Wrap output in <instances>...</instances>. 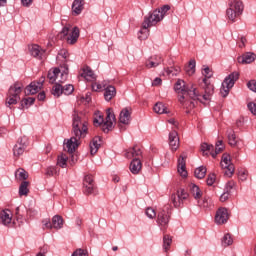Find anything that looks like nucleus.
<instances>
[{
    "label": "nucleus",
    "mask_w": 256,
    "mask_h": 256,
    "mask_svg": "<svg viewBox=\"0 0 256 256\" xmlns=\"http://www.w3.org/2000/svg\"><path fill=\"white\" fill-rule=\"evenodd\" d=\"M72 132L73 135L66 143H64V151L74 153L77 147L81 145L80 140L87 135V116L83 112L74 111L72 114Z\"/></svg>",
    "instance_id": "nucleus-1"
},
{
    "label": "nucleus",
    "mask_w": 256,
    "mask_h": 256,
    "mask_svg": "<svg viewBox=\"0 0 256 256\" xmlns=\"http://www.w3.org/2000/svg\"><path fill=\"white\" fill-rule=\"evenodd\" d=\"M174 89L178 93L179 102L186 109V113H190L191 109H195V102H193V99L197 97V87L195 85L187 86L185 81L179 79Z\"/></svg>",
    "instance_id": "nucleus-2"
},
{
    "label": "nucleus",
    "mask_w": 256,
    "mask_h": 256,
    "mask_svg": "<svg viewBox=\"0 0 256 256\" xmlns=\"http://www.w3.org/2000/svg\"><path fill=\"white\" fill-rule=\"evenodd\" d=\"M169 9H171V7L169 5H165L161 9L154 10L149 17L146 16L144 18L142 29L140 30L141 35L138 36L141 41H145V39L149 37V27H154V25H157L159 21H163V17L167 15V11H169Z\"/></svg>",
    "instance_id": "nucleus-3"
},
{
    "label": "nucleus",
    "mask_w": 256,
    "mask_h": 256,
    "mask_svg": "<svg viewBox=\"0 0 256 256\" xmlns=\"http://www.w3.org/2000/svg\"><path fill=\"white\" fill-rule=\"evenodd\" d=\"M117 119L115 118V112L113 109L108 108L106 110V120L103 116L99 115L98 117L94 118V125L95 127L101 128L104 133H109V131L113 130V123H115Z\"/></svg>",
    "instance_id": "nucleus-4"
},
{
    "label": "nucleus",
    "mask_w": 256,
    "mask_h": 256,
    "mask_svg": "<svg viewBox=\"0 0 256 256\" xmlns=\"http://www.w3.org/2000/svg\"><path fill=\"white\" fill-rule=\"evenodd\" d=\"M244 9L245 5L242 0H228V8L226 10L227 19L235 23L243 15Z\"/></svg>",
    "instance_id": "nucleus-5"
},
{
    "label": "nucleus",
    "mask_w": 256,
    "mask_h": 256,
    "mask_svg": "<svg viewBox=\"0 0 256 256\" xmlns=\"http://www.w3.org/2000/svg\"><path fill=\"white\" fill-rule=\"evenodd\" d=\"M22 91L23 84H21V82H16L12 86H10L6 98V107H11V105H17V102L21 101L20 95Z\"/></svg>",
    "instance_id": "nucleus-6"
},
{
    "label": "nucleus",
    "mask_w": 256,
    "mask_h": 256,
    "mask_svg": "<svg viewBox=\"0 0 256 256\" xmlns=\"http://www.w3.org/2000/svg\"><path fill=\"white\" fill-rule=\"evenodd\" d=\"M203 83L205 84L204 87V94H201L198 88H196V97L193 98L192 102L195 103V106L197 105V101L200 103H205L204 101H210L211 96L213 93H215V86L213 84L209 83V80L207 78L203 79Z\"/></svg>",
    "instance_id": "nucleus-7"
},
{
    "label": "nucleus",
    "mask_w": 256,
    "mask_h": 256,
    "mask_svg": "<svg viewBox=\"0 0 256 256\" xmlns=\"http://www.w3.org/2000/svg\"><path fill=\"white\" fill-rule=\"evenodd\" d=\"M239 79V72H232L225 80L222 82V87L220 89V95L222 97H227L229 91H231L235 81Z\"/></svg>",
    "instance_id": "nucleus-8"
},
{
    "label": "nucleus",
    "mask_w": 256,
    "mask_h": 256,
    "mask_svg": "<svg viewBox=\"0 0 256 256\" xmlns=\"http://www.w3.org/2000/svg\"><path fill=\"white\" fill-rule=\"evenodd\" d=\"M68 73H69V68H67L66 64H64L62 72L59 68H55L53 71L50 70L48 72L49 83H53L54 81H57L59 75H61V79L58 80L59 83H64V81H67Z\"/></svg>",
    "instance_id": "nucleus-9"
},
{
    "label": "nucleus",
    "mask_w": 256,
    "mask_h": 256,
    "mask_svg": "<svg viewBox=\"0 0 256 256\" xmlns=\"http://www.w3.org/2000/svg\"><path fill=\"white\" fill-rule=\"evenodd\" d=\"M61 33L64 37H67V43H69V45H75V42L79 39L80 35L79 27L77 26L73 28L71 26H65Z\"/></svg>",
    "instance_id": "nucleus-10"
},
{
    "label": "nucleus",
    "mask_w": 256,
    "mask_h": 256,
    "mask_svg": "<svg viewBox=\"0 0 256 256\" xmlns=\"http://www.w3.org/2000/svg\"><path fill=\"white\" fill-rule=\"evenodd\" d=\"M171 219V216L169 215V212L165 210H160L157 214V220L156 223L158 227H160L161 231L165 233L167 231V228L169 227V221Z\"/></svg>",
    "instance_id": "nucleus-11"
},
{
    "label": "nucleus",
    "mask_w": 256,
    "mask_h": 256,
    "mask_svg": "<svg viewBox=\"0 0 256 256\" xmlns=\"http://www.w3.org/2000/svg\"><path fill=\"white\" fill-rule=\"evenodd\" d=\"M221 167L222 169H227L225 172L227 177H232L233 173H235V166L231 163V156L229 154L222 155Z\"/></svg>",
    "instance_id": "nucleus-12"
},
{
    "label": "nucleus",
    "mask_w": 256,
    "mask_h": 256,
    "mask_svg": "<svg viewBox=\"0 0 256 256\" xmlns=\"http://www.w3.org/2000/svg\"><path fill=\"white\" fill-rule=\"evenodd\" d=\"M226 135H227L228 145H230V147H236V149H241L243 147V145H241V143H243V140L237 137L233 129H228L226 131Z\"/></svg>",
    "instance_id": "nucleus-13"
},
{
    "label": "nucleus",
    "mask_w": 256,
    "mask_h": 256,
    "mask_svg": "<svg viewBox=\"0 0 256 256\" xmlns=\"http://www.w3.org/2000/svg\"><path fill=\"white\" fill-rule=\"evenodd\" d=\"M131 123V108H124L119 115V128L120 131H125L123 125H129Z\"/></svg>",
    "instance_id": "nucleus-14"
},
{
    "label": "nucleus",
    "mask_w": 256,
    "mask_h": 256,
    "mask_svg": "<svg viewBox=\"0 0 256 256\" xmlns=\"http://www.w3.org/2000/svg\"><path fill=\"white\" fill-rule=\"evenodd\" d=\"M214 221L216 225H225L229 221V211L227 208H219L216 211Z\"/></svg>",
    "instance_id": "nucleus-15"
},
{
    "label": "nucleus",
    "mask_w": 256,
    "mask_h": 256,
    "mask_svg": "<svg viewBox=\"0 0 256 256\" xmlns=\"http://www.w3.org/2000/svg\"><path fill=\"white\" fill-rule=\"evenodd\" d=\"M188 197H189V194L187 193V191H185V189H179L177 191V194H173L171 196V201L174 207H181V204L183 203V201H185Z\"/></svg>",
    "instance_id": "nucleus-16"
},
{
    "label": "nucleus",
    "mask_w": 256,
    "mask_h": 256,
    "mask_svg": "<svg viewBox=\"0 0 256 256\" xmlns=\"http://www.w3.org/2000/svg\"><path fill=\"white\" fill-rule=\"evenodd\" d=\"M44 83H45V77H41L38 82H32L29 86L25 88V94L35 95V93H39Z\"/></svg>",
    "instance_id": "nucleus-17"
},
{
    "label": "nucleus",
    "mask_w": 256,
    "mask_h": 256,
    "mask_svg": "<svg viewBox=\"0 0 256 256\" xmlns=\"http://www.w3.org/2000/svg\"><path fill=\"white\" fill-rule=\"evenodd\" d=\"M83 189H84L85 195L93 194V191H95V182L93 181V176L86 175L84 177Z\"/></svg>",
    "instance_id": "nucleus-18"
},
{
    "label": "nucleus",
    "mask_w": 256,
    "mask_h": 256,
    "mask_svg": "<svg viewBox=\"0 0 256 256\" xmlns=\"http://www.w3.org/2000/svg\"><path fill=\"white\" fill-rule=\"evenodd\" d=\"M124 156L126 159H141L143 156V152L139 146H134L126 150Z\"/></svg>",
    "instance_id": "nucleus-19"
},
{
    "label": "nucleus",
    "mask_w": 256,
    "mask_h": 256,
    "mask_svg": "<svg viewBox=\"0 0 256 256\" xmlns=\"http://www.w3.org/2000/svg\"><path fill=\"white\" fill-rule=\"evenodd\" d=\"M163 63V57L154 55L148 58L145 62L146 69H155L156 67H159Z\"/></svg>",
    "instance_id": "nucleus-20"
},
{
    "label": "nucleus",
    "mask_w": 256,
    "mask_h": 256,
    "mask_svg": "<svg viewBox=\"0 0 256 256\" xmlns=\"http://www.w3.org/2000/svg\"><path fill=\"white\" fill-rule=\"evenodd\" d=\"M169 146L173 151L179 149V134L177 133V130H172L169 133Z\"/></svg>",
    "instance_id": "nucleus-21"
},
{
    "label": "nucleus",
    "mask_w": 256,
    "mask_h": 256,
    "mask_svg": "<svg viewBox=\"0 0 256 256\" xmlns=\"http://www.w3.org/2000/svg\"><path fill=\"white\" fill-rule=\"evenodd\" d=\"M255 59H256L255 53L246 52L242 56H239L237 58V61L242 65H248L249 63H253Z\"/></svg>",
    "instance_id": "nucleus-22"
},
{
    "label": "nucleus",
    "mask_w": 256,
    "mask_h": 256,
    "mask_svg": "<svg viewBox=\"0 0 256 256\" xmlns=\"http://www.w3.org/2000/svg\"><path fill=\"white\" fill-rule=\"evenodd\" d=\"M12 219H13V214L11 213V210L6 209L0 212V221L2 225L11 224Z\"/></svg>",
    "instance_id": "nucleus-23"
},
{
    "label": "nucleus",
    "mask_w": 256,
    "mask_h": 256,
    "mask_svg": "<svg viewBox=\"0 0 256 256\" xmlns=\"http://www.w3.org/2000/svg\"><path fill=\"white\" fill-rule=\"evenodd\" d=\"M30 53L32 57H36V59H43V57H45V50L41 49V46L37 44L30 47Z\"/></svg>",
    "instance_id": "nucleus-24"
},
{
    "label": "nucleus",
    "mask_w": 256,
    "mask_h": 256,
    "mask_svg": "<svg viewBox=\"0 0 256 256\" xmlns=\"http://www.w3.org/2000/svg\"><path fill=\"white\" fill-rule=\"evenodd\" d=\"M85 5V0H74L72 4V13L74 15H81Z\"/></svg>",
    "instance_id": "nucleus-25"
},
{
    "label": "nucleus",
    "mask_w": 256,
    "mask_h": 256,
    "mask_svg": "<svg viewBox=\"0 0 256 256\" xmlns=\"http://www.w3.org/2000/svg\"><path fill=\"white\" fill-rule=\"evenodd\" d=\"M101 137L96 136L92 139L90 142V154L91 155H96L97 151H99V147H101Z\"/></svg>",
    "instance_id": "nucleus-26"
},
{
    "label": "nucleus",
    "mask_w": 256,
    "mask_h": 256,
    "mask_svg": "<svg viewBox=\"0 0 256 256\" xmlns=\"http://www.w3.org/2000/svg\"><path fill=\"white\" fill-rule=\"evenodd\" d=\"M104 98L106 101H111V99H113V97H115V95H117V89L114 88V86H105L104 85Z\"/></svg>",
    "instance_id": "nucleus-27"
},
{
    "label": "nucleus",
    "mask_w": 256,
    "mask_h": 256,
    "mask_svg": "<svg viewBox=\"0 0 256 256\" xmlns=\"http://www.w3.org/2000/svg\"><path fill=\"white\" fill-rule=\"evenodd\" d=\"M142 167L143 164H141V159H133L130 163V171L133 175H137Z\"/></svg>",
    "instance_id": "nucleus-28"
},
{
    "label": "nucleus",
    "mask_w": 256,
    "mask_h": 256,
    "mask_svg": "<svg viewBox=\"0 0 256 256\" xmlns=\"http://www.w3.org/2000/svg\"><path fill=\"white\" fill-rule=\"evenodd\" d=\"M178 173L181 177H187L185 157L183 156H180L178 159Z\"/></svg>",
    "instance_id": "nucleus-29"
},
{
    "label": "nucleus",
    "mask_w": 256,
    "mask_h": 256,
    "mask_svg": "<svg viewBox=\"0 0 256 256\" xmlns=\"http://www.w3.org/2000/svg\"><path fill=\"white\" fill-rule=\"evenodd\" d=\"M190 193L194 199H201L203 197V191L195 184L190 185Z\"/></svg>",
    "instance_id": "nucleus-30"
},
{
    "label": "nucleus",
    "mask_w": 256,
    "mask_h": 256,
    "mask_svg": "<svg viewBox=\"0 0 256 256\" xmlns=\"http://www.w3.org/2000/svg\"><path fill=\"white\" fill-rule=\"evenodd\" d=\"M15 177L18 179V181H25L29 178V174L25 169L20 168L15 172Z\"/></svg>",
    "instance_id": "nucleus-31"
},
{
    "label": "nucleus",
    "mask_w": 256,
    "mask_h": 256,
    "mask_svg": "<svg viewBox=\"0 0 256 256\" xmlns=\"http://www.w3.org/2000/svg\"><path fill=\"white\" fill-rule=\"evenodd\" d=\"M52 227L53 229H61L63 227V218L59 215H56L52 218Z\"/></svg>",
    "instance_id": "nucleus-32"
},
{
    "label": "nucleus",
    "mask_w": 256,
    "mask_h": 256,
    "mask_svg": "<svg viewBox=\"0 0 256 256\" xmlns=\"http://www.w3.org/2000/svg\"><path fill=\"white\" fill-rule=\"evenodd\" d=\"M154 112L158 113L159 115H163V113H169V111H167L166 105L162 102H158L154 105Z\"/></svg>",
    "instance_id": "nucleus-33"
},
{
    "label": "nucleus",
    "mask_w": 256,
    "mask_h": 256,
    "mask_svg": "<svg viewBox=\"0 0 256 256\" xmlns=\"http://www.w3.org/2000/svg\"><path fill=\"white\" fill-rule=\"evenodd\" d=\"M27 196L29 195V182L27 181H22L19 187V196Z\"/></svg>",
    "instance_id": "nucleus-34"
},
{
    "label": "nucleus",
    "mask_w": 256,
    "mask_h": 256,
    "mask_svg": "<svg viewBox=\"0 0 256 256\" xmlns=\"http://www.w3.org/2000/svg\"><path fill=\"white\" fill-rule=\"evenodd\" d=\"M194 175L197 179H204L205 175H207V168L205 166H200L195 169Z\"/></svg>",
    "instance_id": "nucleus-35"
},
{
    "label": "nucleus",
    "mask_w": 256,
    "mask_h": 256,
    "mask_svg": "<svg viewBox=\"0 0 256 256\" xmlns=\"http://www.w3.org/2000/svg\"><path fill=\"white\" fill-rule=\"evenodd\" d=\"M223 149V140H219L218 142H216L215 151L213 152L212 150V152H210V155H212L213 159H215V157H217V155H219V153H221Z\"/></svg>",
    "instance_id": "nucleus-36"
},
{
    "label": "nucleus",
    "mask_w": 256,
    "mask_h": 256,
    "mask_svg": "<svg viewBox=\"0 0 256 256\" xmlns=\"http://www.w3.org/2000/svg\"><path fill=\"white\" fill-rule=\"evenodd\" d=\"M213 149H214L213 145L207 144V143H202L200 146V151L204 156L209 155V153H211Z\"/></svg>",
    "instance_id": "nucleus-37"
},
{
    "label": "nucleus",
    "mask_w": 256,
    "mask_h": 256,
    "mask_svg": "<svg viewBox=\"0 0 256 256\" xmlns=\"http://www.w3.org/2000/svg\"><path fill=\"white\" fill-rule=\"evenodd\" d=\"M173 243V239L169 236V234L164 235L163 237V249L167 253L169 251V247Z\"/></svg>",
    "instance_id": "nucleus-38"
},
{
    "label": "nucleus",
    "mask_w": 256,
    "mask_h": 256,
    "mask_svg": "<svg viewBox=\"0 0 256 256\" xmlns=\"http://www.w3.org/2000/svg\"><path fill=\"white\" fill-rule=\"evenodd\" d=\"M94 75L95 74L93 73V70H91L89 66L84 67L81 73V77H84V79H87V80L93 79Z\"/></svg>",
    "instance_id": "nucleus-39"
},
{
    "label": "nucleus",
    "mask_w": 256,
    "mask_h": 256,
    "mask_svg": "<svg viewBox=\"0 0 256 256\" xmlns=\"http://www.w3.org/2000/svg\"><path fill=\"white\" fill-rule=\"evenodd\" d=\"M27 212V208L25 206H18L15 210V215L17 221L23 219V215Z\"/></svg>",
    "instance_id": "nucleus-40"
},
{
    "label": "nucleus",
    "mask_w": 256,
    "mask_h": 256,
    "mask_svg": "<svg viewBox=\"0 0 256 256\" xmlns=\"http://www.w3.org/2000/svg\"><path fill=\"white\" fill-rule=\"evenodd\" d=\"M52 95H54V97H61V95H63V85L55 84L52 87Z\"/></svg>",
    "instance_id": "nucleus-41"
},
{
    "label": "nucleus",
    "mask_w": 256,
    "mask_h": 256,
    "mask_svg": "<svg viewBox=\"0 0 256 256\" xmlns=\"http://www.w3.org/2000/svg\"><path fill=\"white\" fill-rule=\"evenodd\" d=\"M68 160H69V156H67L66 154H62L58 156L57 165H59V167L65 168L67 167Z\"/></svg>",
    "instance_id": "nucleus-42"
},
{
    "label": "nucleus",
    "mask_w": 256,
    "mask_h": 256,
    "mask_svg": "<svg viewBox=\"0 0 256 256\" xmlns=\"http://www.w3.org/2000/svg\"><path fill=\"white\" fill-rule=\"evenodd\" d=\"M195 65V60H190L188 66L185 68L187 75L191 76L195 74Z\"/></svg>",
    "instance_id": "nucleus-43"
},
{
    "label": "nucleus",
    "mask_w": 256,
    "mask_h": 256,
    "mask_svg": "<svg viewBox=\"0 0 256 256\" xmlns=\"http://www.w3.org/2000/svg\"><path fill=\"white\" fill-rule=\"evenodd\" d=\"M75 91V87L71 84L62 86V95H71Z\"/></svg>",
    "instance_id": "nucleus-44"
},
{
    "label": "nucleus",
    "mask_w": 256,
    "mask_h": 256,
    "mask_svg": "<svg viewBox=\"0 0 256 256\" xmlns=\"http://www.w3.org/2000/svg\"><path fill=\"white\" fill-rule=\"evenodd\" d=\"M222 244L224 245V247H229V245H233V238L231 237V234L224 235Z\"/></svg>",
    "instance_id": "nucleus-45"
},
{
    "label": "nucleus",
    "mask_w": 256,
    "mask_h": 256,
    "mask_svg": "<svg viewBox=\"0 0 256 256\" xmlns=\"http://www.w3.org/2000/svg\"><path fill=\"white\" fill-rule=\"evenodd\" d=\"M13 153L15 157H20V155L25 153V148H22L21 145L16 144L13 148Z\"/></svg>",
    "instance_id": "nucleus-46"
},
{
    "label": "nucleus",
    "mask_w": 256,
    "mask_h": 256,
    "mask_svg": "<svg viewBox=\"0 0 256 256\" xmlns=\"http://www.w3.org/2000/svg\"><path fill=\"white\" fill-rule=\"evenodd\" d=\"M68 57H69V52H68L67 50H65V49H62V50H60V52L58 53L57 59H59V60L63 59L62 61H63L64 63H67V58H68Z\"/></svg>",
    "instance_id": "nucleus-47"
},
{
    "label": "nucleus",
    "mask_w": 256,
    "mask_h": 256,
    "mask_svg": "<svg viewBox=\"0 0 256 256\" xmlns=\"http://www.w3.org/2000/svg\"><path fill=\"white\" fill-rule=\"evenodd\" d=\"M16 145H20L23 149H27V145H29V139L27 138V136H23L18 139Z\"/></svg>",
    "instance_id": "nucleus-48"
},
{
    "label": "nucleus",
    "mask_w": 256,
    "mask_h": 256,
    "mask_svg": "<svg viewBox=\"0 0 256 256\" xmlns=\"http://www.w3.org/2000/svg\"><path fill=\"white\" fill-rule=\"evenodd\" d=\"M72 256H89V252L85 249L78 248L73 252Z\"/></svg>",
    "instance_id": "nucleus-49"
},
{
    "label": "nucleus",
    "mask_w": 256,
    "mask_h": 256,
    "mask_svg": "<svg viewBox=\"0 0 256 256\" xmlns=\"http://www.w3.org/2000/svg\"><path fill=\"white\" fill-rule=\"evenodd\" d=\"M145 213L149 219H155L157 217V212L151 207L147 208Z\"/></svg>",
    "instance_id": "nucleus-50"
},
{
    "label": "nucleus",
    "mask_w": 256,
    "mask_h": 256,
    "mask_svg": "<svg viewBox=\"0 0 256 256\" xmlns=\"http://www.w3.org/2000/svg\"><path fill=\"white\" fill-rule=\"evenodd\" d=\"M202 75H204V79H211L213 77V71H211V68L205 67L202 71Z\"/></svg>",
    "instance_id": "nucleus-51"
},
{
    "label": "nucleus",
    "mask_w": 256,
    "mask_h": 256,
    "mask_svg": "<svg viewBox=\"0 0 256 256\" xmlns=\"http://www.w3.org/2000/svg\"><path fill=\"white\" fill-rule=\"evenodd\" d=\"M235 187V183L233 181H229L224 189V192L229 193L231 195V193H233V189Z\"/></svg>",
    "instance_id": "nucleus-52"
},
{
    "label": "nucleus",
    "mask_w": 256,
    "mask_h": 256,
    "mask_svg": "<svg viewBox=\"0 0 256 256\" xmlns=\"http://www.w3.org/2000/svg\"><path fill=\"white\" fill-rule=\"evenodd\" d=\"M212 204H213V202L211 201V199L206 198V197L202 200V203H201V205H202V207H204V209H209V207H211Z\"/></svg>",
    "instance_id": "nucleus-53"
},
{
    "label": "nucleus",
    "mask_w": 256,
    "mask_h": 256,
    "mask_svg": "<svg viewBox=\"0 0 256 256\" xmlns=\"http://www.w3.org/2000/svg\"><path fill=\"white\" fill-rule=\"evenodd\" d=\"M181 71L180 67H174V68H167V74L168 75H177Z\"/></svg>",
    "instance_id": "nucleus-54"
},
{
    "label": "nucleus",
    "mask_w": 256,
    "mask_h": 256,
    "mask_svg": "<svg viewBox=\"0 0 256 256\" xmlns=\"http://www.w3.org/2000/svg\"><path fill=\"white\" fill-rule=\"evenodd\" d=\"M46 175H48L49 177H53V175H57V168L55 167L47 168Z\"/></svg>",
    "instance_id": "nucleus-55"
},
{
    "label": "nucleus",
    "mask_w": 256,
    "mask_h": 256,
    "mask_svg": "<svg viewBox=\"0 0 256 256\" xmlns=\"http://www.w3.org/2000/svg\"><path fill=\"white\" fill-rule=\"evenodd\" d=\"M26 213L30 219H33V217H37L38 213L37 210L30 208L29 210H26Z\"/></svg>",
    "instance_id": "nucleus-56"
},
{
    "label": "nucleus",
    "mask_w": 256,
    "mask_h": 256,
    "mask_svg": "<svg viewBox=\"0 0 256 256\" xmlns=\"http://www.w3.org/2000/svg\"><path fill=\"white\" fill-rule=\"evenodd\" d=\"M249 111L252 113V115L256 116V103L255 102H250L247 105Z\"/></svg>",
    "instance_id": "nucleus-57"
},
{
    "label": "nucleus",
    "mask_w": 256,
    "mask_h": 256,
    "mask_svg": "<svg viewBox=\"0 0 256 256\" xmlns=\"http://www.w3.org/2000/svg\"><path fill=\"white\" fill-rule=\"evenodd\" d=\"M247 175H248V172L246 170H241L238 174V177L240 181H247Z\"/></svg>",
    "instance_id": "nucleus-58"
},
{
    "label": "nucleus",
    "mask_w": 256,
    "mask_h": 256,
    "mask_svg": "<svg viewBox=\"0 0 256 256\" xmlns=\"http://www.w3.org/2000/svg\"><path fill=\"white\" fill-rule=\"evenodd\" d=\"M35 103V98H25L22 100V105H33Z\"/></svg>",
    "instance_id": "nucleus-59"
},
{
    "label": "nucleus",
    "mask_w": 256,
    "mask_h": 256,
    "mask_svg": "<svg viewBox=\"0 0 256 256\" xmlns=\"http://www.w3.org/2000/svg\"><path fill=\"white\" fill-rule=\"evenodd\" d=\"M247 87H248V89H250V91H254V93H256V81L255 80L248 82Z\"/></svg>",
    "instance_id": "nucleus-60"
},
{
    "label": "nucleus",
    "mask_w": 256,
    "mask_h": 256,
    "mask_svg": "<svg viewBox=\"0 0 256 256\" xmlns=\"http://www.w3.org/2000/svg\"><path fill=\"white\" fill-rule=\"evenodd\" d=\"M229 197H231V194H229V192L224 191V193L220 196L221 203H225V201H227Z\"/></svg>",
    "instance_id": "nucleus-61"
},
{
    "label": "nucleus",
    "mask_w": 256,
    "mask_h": 256,
    "mask_svg": "<svg viewBox=\"0 0 256 256\" xmlns=\"http://www.w3.org/2000/svg\"><path fill=\"white\" fill-rule=\"evenodd\" d=\"M207 185L211 186L215 183V174H210L206 181Z\"/></svg>",
    "instance_id": "nucleus-62"
},
{
    "label": "nucleus",
    "mask_w": 256,
    "mask_h": 256,
    "mask_svg": "<svg viewBox=\"0 0 256 256\" xmlns=\"http://www.w3.org/2000/svg\"><path fill=\"white\" fill-rule=\"evenodd\" d=\"M105 86H103V85H101V84H99V83H97V82H95V83H93L92 84V89L94 90V91H101V89H103Z\"/></svg>",
    "instance_id": "nucleus-63"
},
{
    "label": "nucleus",
    "mask_w": 256,
    "mask_h": 256,
    "mask_svg": "<svg viewBox=\"0 0 256 256\" xmlns=\"http://www.w3.org/2000/svg\"><path fill=\"white\" fill-rule=\"evenodd\" d=\"M161 83H163V80H161V78H155L154 81L152 82V86L153 87H159V85H161Z\"/></svg>",
    "instance_id": "nucleus-64"
}]
</instances>
